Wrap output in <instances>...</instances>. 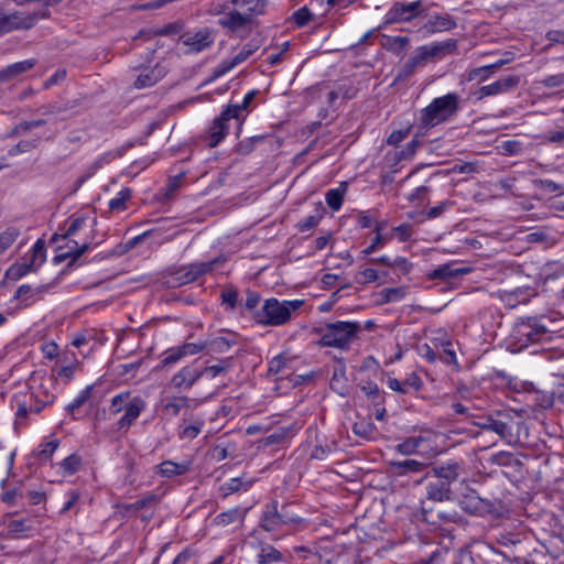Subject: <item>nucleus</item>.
I'll return each mask as SVG.
<instances>
[{
    "label": "nucleus",
    "instance_id": "obj_24",
    "mask_svg": "<svg viewBox=\"0 0 564 564\" xmlns=\"http://www.w3.org/2000/svg\"><path fill=\"white\" fill-rule=\"evenodd\" d=\"M234 8L251 20L253 15L262 14L265 8L264 0H230Z\"/></svg>",
    "mask_w": 564,
    "mask_h": 564
},
{
    "label": "nucleus",
    "instance_id": "obj_38",
    "mask_svg": "<svg viewBox=\"0 0 564 564\" xmlns=\"http://www.w3.org/2000/svg\"><path fill=\"white\" fill-rule=\"evenodd\" d=\"M21 230L17 226H9L0 232V254L4 253L19 238Z\"/></svg>",
    "mask_w": 564,
    "mask_h": 564
},
{
    "label": "nucleus",
    "instance_id": "obj_6",
    "mask_svg": "<svg viewBox=\"0 0 564 564\" xmlns=\"http://www.w3.org/2000/svg\"><path fill=\"white\" fill-rule=\"evenodd\" d=\"M360 330L358 322L338 321L327 324L322 333L319 344L323 347L348 349Z\"/></svg>",
    "mask_w": 564,
    "mask_h": 564
},
{
    "label": "nucleus",
    "instance_id": "obj_18",
    "mask_svg": "<svg viewBox=\"0 0 564 564\" xmlns=\"http://www.w3.org/2000/svg\"><path fill=\"white\" fill-rule=\"evenodd\" d=\"M204 375L202 369L193 366H185L180 369L171 379V384L175 389H191Z\"/></svg>",
    "mask_w": 564,
    "mask_h": 564
},
{
    "label": "nucleus",
    "instance_id": "obj_12",
    "mask_svg": "<svg viewBox=\"0 0 564 564\" xmlns=\"http://www.w3.org/2000/svg\"><path fill=\"white\" fill-rule=\"evenodd\" d=\"M204 348H205V345L198 344V343H185L180 346L171 347L163 352L161 366L162 367L173 366V365L180 362L185 357L199 354L200 351L204 350Z\"/></svg>",
    "mask_w": 564,
    "mask_h": 564
},
{
    "label": "nucleus",
    "instance_id": "obj_27",
    "mask_svg": "<svg viewBox=\"0 0 564 564\" xmlns=\"http://www.w3.org/2000/svg\"><path fill=\"white\" fill-rule=\"evenodd\" d=\"M451 496V488L446 481L434 480L430 481L426 486V497L433 501L448 500Z\"/></svg>",
    "mask_w": 564,
    "mask_h": 564
},
{
    "label": "nucleus",
    "instance_id": "obj_17",
    "mask_svg": "<svg viewBox=\"0 0 564 564\" xmlns=\"http://www.w3.org/2000/svg\"><path fill=\"white\" fill-rule=\"evenodd\" d=\"M234 119L231 115L224 108L220 115L215 118L208 130V144L214 148L225 140L228 134L229 127L227 122Z\"/></svg>",
    "mask_w": 564,
    "mask_h": 564
},
{
    "label": "nucleus",
    "instance_id": "obj_4",
    "mask_svg": "<svg viewBox=\"0 0 564 564\" xmlns=\"http://www.w3.org/2000/svg\"><path fill=\"white\" fill-rule=\"evenodd\" d=\"M42 388L43 383H39L13 394L11 405L15 409V424L22 423L29 413H40L53 403L54 394L45 390V395L41 397Z\"/></svg>",
    "mask_w": 564,
    "mask_h": 564
},
{
    "label": "nucleus",
    "instance_id": "obj_60",
    "mask_svg": "<svg viewBox=\"0 0 564 564\" xmlns=\"http://www.w3.org/2000/svg\"><path fill=\"white\" fill-rule=\"evenodd\" d=\"M453 202L451 200H443L438 205L430 208L426 214H425V217L427 219H434V218H437L440 217L445 210L449 209L452 206H453Z\"/></svg>",
    "mask_w": 564,
    "mask_h": 564
},
{
    "label": "nucleus",
    "instance_id": "obj_36",
    "mask_svg": "<svg viewBox=\"0 0 564 564\" xmlns=\"http://www.w3.org/2000/svg\"><path fill=\"white\" fill-rule=\"evenodd\" d=\"M420 147V141L417 138H413L401 150H395L393 152H389L388 155L392 156L394 161L410 160L414 156L417 149Z\"/></svg>",
    "mask_w": 564,
    "mask_h": 564
},
{
    "label": "nucleus",
    "instance_id": "obj_46",
    "mask_svg": "<svg viewBox=\"0 0 564 564\" xmlns=\"http://www.w3.org/2000/svg\"><path fill=\"white\" fill-rule=\"evenodd\" d=\"M384 227V223H376L373 231L376 232V237L372 242L362 250L364 256H369L375 252L377 249L382 248L387 243V239L383 238L380 234L381 229Z\"/></svg>",
    "mask_w": 564,
    "mask_h": 564
},
{
    "label": "nucleus",
    "instance_id": "obj_13",
    "mask_svg": "<svg viewBox=\"0 0 564 564\" xmlns=\"http://www.w3.org/2000/svg\"><path fill=\"white\" fill-rule=\"evenodd\" d=\"M199 405L197 399H191L187 395L174 394L161 399L163 414L169 417H176L183 410L195 409Z\"/></svg>",
    "mask_w": 564,
    "mask_h": 564
},
{
    "label": "nucleus",
    "instance_id": "obj_53",
    "mask_svg": "<svg viewBox=\"0 0 564 564\" xmlns=\"http://www.w3.org/2000/svg\"><path fill=\"white\" fill-rule=\"evenodd\" d=\"M486 430L495 432L496 434L505 437L510 433L509 425L500 420H488L487 424L484 425Z\"/></svg>",
    "mask_w": 564,
    "mask_h": 564
},
{
    "label": "nucleus",
    "instance_id": "obj_52",
    "mask_svg": "<svg viewBox=\"0 0 564 564\" xmlns=\"http://www.w3.org/2000/svg\"><path fill=\"white\" fill-rule=\"evenodd\" d=\"M282 555L281 553L272 547V546H265L262 549L261 553L259 554V563L260 564H268L273 562H279L281 560Z\"/></svg>",
    "mask_w": 564,
    "mask_h": 564
},
{
    "label": "nucleus",
    "instance_id": "obj_32",
    "mask_svg": "<svg viewBox=\"0 0 564 564\" xmlns=\"http://www.w3.org/2000/svg\"><path fill=\"white\" fill-rule=\"evenodd\" d=\"M346 191V184L341 183L340 186L330 188L325 193V202L332 210L337 212L341 208Z\"/></svg>",
    "mask_w": 564,
    "mask_h": 564
},
{
    "label": "nucleus",
    "instance_id": "obj_34",
    "mask_svg": "<svg viewBox=\"0 0 564 564\" xmlns=\"http://www.w3.org/2000/svg\"><path fill=\"white\" fill-rule=\"evenodd\" d=\"M132 197V189L122 187L115 197L108 202L110 212L121 213L127 209V202Z\"/></svg>",
    "mask_w": 564,
    "mask_h": 564
},
{
    "label": "nucleus",
    "instance_id": "obj_64",
    "mask_svg": "<svg viewBox=\"0 0 564 564\" xmlns=\"http://www.w3.org/2000/svg\"><path fill=\"white\" fill-rule=\"evenodd\" d=\"M542 84L549 88L562 86L564 84V73L549 75L542 79Z\"/></svg>",
    "mask_w": 564,
    "mask_h": 564
},
{
    "label": "nucleus",
    "instance_id": "obj_16",
    "mask_svg": "<svg viewBox=\"0 0 564 564\" xmlns=\"http://www.w3.org/2000/svg\"><path fill=\"white\" fill-rule=\"evenodd\" d=\"M520 77L518 75H508L491 84L481 86L477 91V98L484 99L511 91L519 85Z\"/></svg>",
    "mask_w": 564,
    "mask_h": 564
},
{
    "label": "nucleus",
    "instance_id": "obj_20",
    "mask_svg": "<svg viewBox=\"0 0 564 564\" xmlns=\"http://www.w3.org/2000/svg\"><path fill=\"white\" fill-rule=\"evenodd\" d=\"M260 525L268 532H276L284 527L278 509V501H272L270 505H267L260 519Z\"/></svg>",
    "mask_w": 564,
    "mask_h": 564
},
{
    "label": "nucleus",
    "instance_id": "obj_61",
    "mask_svg": "<svg viewBox=\"0 0 564 564\" xmlns=\"http://www.w3.org/2000/svg\"><path fill=\"white\" fill-rule=\"evenodd\" d=\"M288 435V431L283 427L275 430L271 434L264 437L263 443L264 445H275L281 444L285 440Z\"/></svg>",
    "mask_w": 564,
    "mask_h": 564
},
{
    "label": "nucleus",
    "instance_id": "obj_59",
    "mask_svg": "<svg viewBox=\"0 0 564 564\" xmlns=\"http://www.w3.org/2000/svg\"><path fill=\"white\" fill-rule=\"evenodd\" d=\"M312 18H313V14L306 7L300 8L292 15L293 22L297 26L306 25L312 20Z\"/></svg>",
    "mask_w": 564,
    "mask_h": 564
},
{
    "label": "nucleus",
    "instance_id": "obj_55",
    "mask_svg": "<svg viewBox=\"0 0 564 564\" xmlns=\"http://www.w3.org/2000/svg\"><path fill=\"white\" fill-rule=\"evenodd\" d=\"M379 278L378 271L372 268H366L360 270L356 274V282L360 284H369L376 282Z\"/></svg>",
    "mask_w": 564,
    "mask_h": 564
},
{
    "label": "nucleus",
    "instance_id": "obj_3",
    "mask_svg": "<svg viewBox=\"0 0 564 564\" xmlns=\"http://www.w3.org/2000/svg\"><path fill=\"white\" fill-rule=\"evenodd\" d=\"M303 304V300L280 301L275 297H270L263 302L254 318L258 324L263 326H282L291 321L292 314L299 311Z\"/></svg>",
    "mask_w": 564,
    "mask_h": 564
},
{
    "label": "nucleus",
    "instance_id": "obj_51",
    "mask_svg": "<svg viewBox=\"0 0 564 564\" xmlns=\"http://www.w3.org/2000/svg\"><path fill=\"white\" fill-rule=\"evenodd\" d=\"M494 70L490 68L489 65H484L477 68H474L470 70L468 75L469 80H477L478 83H482L488 80L492 75Z\"/></svg>",
    "mask_w": 564,
    "mask_h": 564
},
{
    "label": "nucleus",
    "instance_id": "obj_21",
    "mask_svg": "<svg viewBox=\"0 0 564 564\" xmlns=\"http://www.w3.org/2000/svg\"><path fill=\"white\" fill-rule=\"evenodd\" d=\"M145 408L147 403L141 397H133L124 410V414L118 421L119 429H129L145 410Z\"/></svg>",
    "mask_w": 564,
    "mask_h": 564
},
{
    "label": "nucleus",
    "instance_id": "obj_57",
    "mask_svg": "<svg viewBox=\"0 0 564 564\" xmlns=\"http://www.w3.org/2000/svg\"><path fill=\"white\" fill-rule=\"evenodd\" d=\"M258 45L253 43H247L242 46V48L234 56V64H241L248 57H250L257 50Z\"/></svg>",
    "mask_w": 564,
    "mask_h": 564
},
{
    "label": "nucleus",
    "instance_id": "obj_56",
    "mask_svg": "<svg viewBox=\"0 0 564 564\" xmlns=\"http://www.w3.org/2000/svg\"><path fill=\"white\" fill-rule=\"evenodd\" d=\"M30 268L23 261L17 262L9 268L8 274L14 280H20L32 272Z\"/></svg>",
    "mask_w": 564,
    "mask_h": 564
},
{
    "label": "nucleus",
    "instance_id": "obj_10",
    "mask_svg": "<svg viewBox=\"0 0 564 564\" xmlns=\"http://www.w3.org/2000/svg\"><path fill=\"white\" fill-rule=\"evenodd\" d=\"M224 259L216 258L205 262H194L188 265L180 268L175 272V280L178 285H184L196 281L203 274L212 271L216 264L221 262Z\"/></svg>",
    "mask_w": 564,
    "mask_h": 564
},
{
    "label": "nucleus",
    "instance_id": "obj_58",
    "mask_svg": "<svg viewBox=\"0 0 564 564\" xmlns=\"http://www.w3.org/2000/svg\"><path fill=\"white\" fill-rule=\"evenodd\" d=\"M427 192L429 188L426 186H417L409 194L408 199L417 206H421L427 200Z\"/></svg>",
    "mask_w": 564,
    "mask_h": 564
},
{
    "label": "nucleus",
    "instance_id": "obj_37",
    "mask_svg": "<svg viewBox=\"0 0 564 564\" xmlns=\"http://www.w3.org/2000/svg\"><path fill=\"white\" fill-rule=\"evenodd\" d=\"M246 511H242L240 508L235 507L228 509L224 512H220L215 518V522L219 525H229L235 523L236 521L242 520L245 518Z\"/></svg>",
    "mask_w": 564,
    "mask_h": 564
},
{
    "label": "nucleus",
    "instance_id": "obj_39",
    "mask_svg": "<svg viewBox=\"0 0 564 564\" xmlns=\"http://www.w3.org/2000/svg\"><path fill=\"white\" fill-rule=\"evenodd\" d=\"M424 442L423 436H411L397 445V451L402 455H412L421 447Z\"/></svg>",
    "mask_w": 564,
    "mask_h": 564
},
{
    "label": "nucleus",
    "instance_id": "obj_42",
    "mask_svg": "<svg viewBox=\"0 0 564 564\" xmlns=\"http://www.w3.org/2000/svg\"><path fill=\"white\" fill-rule=\"evenodd\" d=\"M82 457L78 454H70L59 463L63 475L70 476L79 470Z\"/></svg>",
    "mask_w": 564,
    "mask_h": 564
},
{
    "label": "nucleus",
    "instance_id": "obj_40",
    "mask_svg": "<svg viewBox=\"0 0 564 564\" xmlns=\"http://www.w3.org/2000/svg\"><path fill=\"white\" fill-rule=\"evenodd\" d=\"M352 432L357 436H360L366 440H371L375 437L377 433V427L370 421L360 420L354 424Z\"/></svg>",
    "mask_w": 564,
    "mask_h": 564
},
{
    "label": "nucleus",
    "instance_id": "obj_31",
    "mask_svg": "<svg viewBox=\"0 0 564 564\" xmlns=\"http://www.w3.org/2000/svg\"><path fill=\"white\" fill-rule=\"evenodd\" d=\"M460 471L458 463H447L434 468V474L437 480L446 481L451 488V484L457 480Z\"/></svg>",
    "mask_w": 564,
    "mask_h": 564
},
{
    "label": "nucleus",
    "instance_id": "obj_63",
    "mask_svg": "<svg viewBox=\"0 0 564 564\" xmlns=\"http://www.w3.org/2000/svg\"><path fill=\"white\" fill-rule=\"evenodd\" d=\"M280 514H281V518H282V522L284 525H295V524H299L301 523L302 519L290 512L289 510V506L284 505L282 506L281 510H279Z\"/></svg>",
    "mask_w": 564,
    "mask_h": 564
},
{
    "label": "nucleus",
    "instance_id": "obj_1",
    "mask_svg": "<svg viewBox=\"0 0 564 564\" xmlns=\"http://www.w3.org/2000/svg\"><path fill=\"white\" fill-rule=\"evenodd\" d=\"M67 228L63 238L67 240L66 251L59 248L55 256V262L59 263L67 259L70 262L78 260L87 250L91 249L97 217L94 214H74L67 219Z\"/></svg>",
    "mask_w": 564,
    "mask_h": 564
},
{
    "label": "nucleus",
    "instance_id": "obj_15",
    "mask_svg": "<svg viewBox=\"0 0 564 564\" xmlns=\"http://www.w3.org/2000/svg\"><path fill=\"white\" fill-rule=\"evenodd\" d=\"M132 68L139 72L133 83L135 89L150 88L166 75V68L159 63L153 67L133 66Z\"/></svg>",
    "mask_w": 564,
    "mask_h": 564
},
{
    "label": "nucleus",
    "instance_id": "obj_9",
    "mask_svg": "<svg viewBox=\"0 0 564 564\" xmlns=\"http://www.w3.org/2000/svg\"><path fill=\"white\" fill-rule=\"evenodd\" d=\"M422 3L420 0L408 3L395 2L384 14L386 23L409 22L421 14Z\"/></svg>",
    "mask_w": 564,
    "mask_h": 564
},
{
    "label": "nucleus",
    "instance_id": "obj_49",
    "mask_svg": "<svg viewBox=\"0 0 564 564\" xmlns=\"http://www.w3.org/2000/svg\"><path fill=\"white\" fill-rule=\"evenodd\" d=\"M237 344L236 336L234 334L229 336H218L213 339L212 347L217 352H225L230 349V347Z\"/></svg>",
    "mask_w": 564,
    "mask_h": 564
},
{
    "label": "nucleus",
    "instance_id": "obj_22",
    "mask_svg": "<svg viewBox=\"0 0 564 564\" xmlns=\"http://www.w3.org/2000/svg\"><path fill=\"white\" fill-rule=\"evenodd\" d=\"M192 467L191 460H183L175 463L173 460H164L158 466V474L162 477L172 478L175 476H182L189 471Z\"/></svg>",
    "mask_w": 564,
    "mask_h": 564
},
{
    "label": "nucleus",
    "instance_id": "obj_19",
    "mask_svg": "<svg viewBox=\"0 0 564 564\" xmlns=\"http://www.w3.org/2000/svg\"><path fill=\"white\" fill-rule=\"evenodd\" d=\"M259 95L258 89L249 90L241 101V104L237 105H228L225 109L231 115V117L238 122L239 127L246 121L249 112L251 111V102Z\"/></svg>",
    "mask_w": 564,
    "mask_h": 564
},
{
    "label": "nucleus",
    "instance_id": "obj_47",
    "mask_svg": "<svg viewBox=\"0 0 564 564\" xmlns=\"http://www.w3.org/2000/svg\"><path fill=\"white\" fill-rule=\"evenodd\" d=\"M361 390L375 405H380L384 402V393L380 391L377 383L369 381L361 387Z\"/></svg>",
    "mask_w": 564,
    "mask_h": 564
},
{
    "label": "nucleus",
    "instance_id": "obj_28",
    "mask_svg": "<svg viewBox=\"0 0 564 564\" xmlns=\"http://www.w3.org/2000/svg\"><path fill=\"white\" fill-rule=\"evenodd\" d=\"M469 272L468 268L455 267L449 263H445L435 268L431 273L430 278L433 280H446L449 278H456L464 275Z\"/></svg>",
    "mask_w": 564,
    "mask_h": 564
},
{
    "label": "nucleus",
    "instance_id": "obj_44",
    "mask_svg": "<svg viewBox=\"0 0 564 564\" xmlns=\"http://www.w3.org/2000/svg\"><path fill=\"white\" fill-rule=\"evenodd\" d=\"M330 388L340 397L347 395L348 387L346 384V376L344 369L334 371L333 377L330 379Z\"/></svg>",
    "mask_w": 564,
    "mask_h": 564
},
{
    "label": "nucleus",
    "instance_id": "obj_35",
    "mask_svg": "<svg viewBox=\"0 0 564 564\" xmlns=\"http://www.w3.org/2000/svg\"><path fill=\"white\" fill-rule=\"evenodd\" d=\"M204 425V420L199 417L195 419L194 422L191 424H181L177 431L178 437L181 440H194L199 435Z\"/></svg>",
    "mask_w": 564,
    "mask_h": 564
},
{
    "label": "nucleus",
    "instance_id": "obj_33",
    "mask_svg": "<svg viewBox=\"0 0 564 564\" xmlns=\"http://www.w3.org/2000/svg\"><path fill=\"white\" fill-rule=\"evenodd\" d=\"M123 155V151L121 149H115L107 151L100 154L95 161L89 165L88 172L89 175L95 174L98 170L102 169L105 165L109 164L116 159H119Z\"/></svg>",
    "mask_w": 564,
    "mask_h": 564
},
{
    "label": "nucleus",
    "instance_id": "obj_2",
    "mask_svg": "<svg viewBox=\"0 0 564 564\" xmlns=\"http://www.w3.org/2000/svg\"><path fill=\"white\" fill-rule=\"evenodd\" d=\"M459 96L448 93L434 98L426 107L420 110L419 123L422 128L431 129L445 123L456 116L459 109Z\"/></svg>",
    "mask_w": 564,
    "mask_h": 564
},
{
    "label": "nucleus",
    "instance_id": "obj_11",
    "mask_svg": "<svg viewBox=\"0 0 564 564\" xmlns=\"http://www.w3.org/2000/svg\"><path fill=\"white\" fill-rule=\"evenodd\" d=\"M214 42L212 33L207 29L198 30L195 32H187L181 35L180 43L186 50V54H197L208 48Z\"/></svg>",
    "mask_w": 564,
    "mask_h": 564
},
{
    "label": "nucleus",
    "instance_id": "obj_30",
    "mask_svg": "<svg viewBox=\"0 0 564 564\" xmlns=\"http://www.w3.org/2000/svg\"><path fill=\"white\" fill-rule=\"evenodd\" d=\"M250 20L247 19L243 13L239 12L237 9L234 8L232 11L225 14L223 18L219 19V24L228 29L230 31H237L241 28H243Z\"/></svg>",
    "mask_w": 564,
    "mask_h": 564
},
{
    "label": "nucleus",
    "instance_id": "obj_50",
    "mask_svg": "<svg viewBox=\"0 0 564 564\" xmlns=\"http://www.w3.org/2000/svg\"><path fill=\"white\" fill-rule=\"evenodd\" d=\"M32 260L42 265L46 260V249L43 240L37 239L28 253Z\"/></svg>",
    "mask_w": 564,
    "mask_h": 564
},
{
    "label": "nucleus",
    "instance_id": "obj_48",
    "mask_svg": "<svg viewBox=\"0 0 564 564\" xmlns=\"http://www.w3.org/2000/svg\"><path fill=\"white\" fill-rule=\"evenodd\" d=\"M39 142H40V139L22 140L8 150V155L17 156V155L30 152L32 149L37 147Z\"/></svg>",
    "mask_w": 564,
    "mask_h": 564
},
{
    "label": "nucleus",
    "instance_id": "obj_29",
    "mask_svg": "<svg viewBox=\"0 0 564 564\" xmlns=\"http://www.w3.org/2000/svg\"><path fill=\"white\" fill-rule=\"evenodd\" d=\"M391 467L399 476L419 474L425 469V464L415 459H404L391 463Z\"/></svg>",
    "mask_w": 564,
    "mask_h": 564
},
{
    "label": "nucleus",
    "instance_id": "obj_45",
    "mask_svg": "<svg viewBox=\"0 0 564 564\" xmlns=\"http://www.w3.org/2000/svg\"><path fill=\"white\" fill-rule=\"evenodd\" d=\"M93 386H86L78 394L65 406V411L68 414H74L75 411L80 408L90 397Z\"/></svg>",
    "mask_w": 564,
    "mask_h": 564
},
{
    "label": "nucleus",
    "instance_id": "obj_54",
    "mask_svg": "<svg viewBox=\"0 0 564 564\" xmlns=\"http://www.w3.org/2000/svg\"><path fill=\"white\" fill-rule=\"evenodd\" d=\"M322 217L323 216L319 212H317L316 214L306 216L303 220H301L297 224L299 231L305 232V231H308V230L315 228L319 224Z\"/></svg>",
    "mask_w": 564,
    "mask_h": 564
},
{
    "label": "nucleus",
    "instance_id": "obj_25",
    "mask_svg": "<svg viewBox=\"0 0 564 564\" xmlns=\"http://www.w3.org/2000/svg\"><path fill=\"white\" fill-rule=\"evenodd\" d=\"M252 485V479H247L245 477H234L228 479L219 487V495L226 498L239 491H247Z\"/></svg>",
    "mask_w": 564,
    "mask_h": 564
},
{
    "label": "nucleus",
    "instance_id": "obj_23",
    "mask_svg": "<svg viewBox=\"0 0 564 564\" xmlns=\"http://www.w3.org/2000/svg\"><path fill=\"white\" fill-rule=\"evenodd\" d=\"M456 26V23L447 15L432 17L423 26L424 35H431L438 32L449 31Z\"/></svg>",
    "mask_w": 564,
    "mask_h": 564
},
{
    "label": "nucleus",
    "instance_id": "obj_8",
    "mask_svg": "<svg viewBox=\"0 0 564 564\" xmlns=\"http://www.w3.org/2000/svg\"><path fill=\"white\" fill-rule=\"evenodd\" d=\"M34 521L29 518L8 519L0 524V536L11 540L31 539L36 534Z\"/></svg>",
    "mask_w": 564,
    "mask_h": 564
},
{
    "label": "nucleus",
    "instance_id": "obj_26",
    "mask_svg": "<svg viewBox=\"0 0 564 564\" xmlns=\"http://www.w3.org/2000/svg\"><path fill=\"white\" fill-rule=\"evenodd\" d=\"M36 64V59L29 58L20 62H15L0 69V82L8 80L12 77H15L22 73H25L33 68Z\"/></svg>",
    "mask_w": 564,
    "mask_h": 564
},
{
    "label": "nucleus",
    "instance_id": "obj_14",
    "mask_svg": "<svg viewBox=\"0 0 564 564\" xmlns=\"http://www.w3.org/2000/svg\"><path fill=\"white\" fill-rule=\"evenodd\" d=\"M34 25L35 17H29V13L14 11L0 15V35L11 31L29 30Z\"/></svg>",
    "mask_w": 564,
    "mask_h": 564
},
{
    "label": "nucleus",
    "instance_id": "obj_62",
    "mask_svg": "<svg viewBox=\"0 0 564 564\" xmlns=\"http://www.w3.org/2000/svg\"><path fill=\"white\" fill-rule=\"evenodd\" d=\"M405 295V291L401 288H390L382 291V297L386 302L401 301Z\"/></svg>",
    "mask_w": 564,
    "mask_h": 564
},
{
    "label": "nucleus",
    "instance_id": "obj_5",
    "mask_svg": "<svg viewBox=\"0 0 564 564\" xmlns=\"http://www.w3.org/2000/svg\"><path fill=\"white\" fill-rule=\"evenodd\" d=\"M547 329L534 318L521 319L514 324L506 338V347L512 354H518L545 337Z\"/></svg>",
    "mask_w": 564,
    "mask_h": 564
},
{
    "label": "nucleus",
    "instance_id": "obj_43",
    "mask_svg": "<svg viewBox=\"0 0 564 564\" xmlns=\"http://www.w3.org/2000/svg\"><path fill=\"white\" fill-rule=\"evenodd\" d=\"M132 399L133 395H131V393L128 391L116 394L112 397L110 402V412L112 414H118L121 411H124Z\"/></svg>",
    "mask_w": 564,
    "mask_h": 564
},
{
    "label": "nucleus",
    "instance_id": "obj_7",
    "mask_svg": "<svg viewBox=\"0 0 564 564\" xmlns=\"http://www.w3.org/2000/svg\"><path fill=\"white\" fill-rule=\"evenodd\" d=\"M457 48L455 40H446L419 46L406 63V67L414 68L423 63L442 59L454 53Z\"/></svg>",
    "mask_w": 564,
    "mask_h": 564
},
{
    "label": "nucleus",
    "instance_id": "obj_41",
    "mask_svg": "<svg viewBox=\"0 0 564 564\" xmlns=\"http://www.w3.org/2000/svg\"><path fill=\"white\" fill-rule=\"evenodd\" d=\"M58 446H59L58 440H51L47 442H43L39 445V447L35 452V457L40 462H46L53 456V454L58 448Z\"/></svg>",
    "mask_w": 564,
    "mask_h": 564
}]
</instances>
